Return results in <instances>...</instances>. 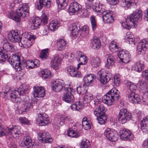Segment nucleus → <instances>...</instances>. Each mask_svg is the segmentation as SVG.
I'll return each instance as SVG.
<instances>
[{"instance_id":"nucleus-31","label":"nucleus","mask_w":148,"mask_h":148,"mask_svg":"<svg viewBox=\"0 0 148 148\" xmlns=\"http://www.w3.org/2000/svg\"><path fill=\"white\" fill-rule=\"evenodd\" d=\"M69 31H70L71 35L74 36L76 35L78 32L79 30L77 26L75 24L73 23L71 24L69 27Z\"/></svg>"},{"instance_id":"nucleus-45","label":"nucleus","mask_w":148,"mask_h":148,"mask_svg":"<svg viewBox=\"0 0 148 148\" xmlns=\"http://www.w3.org/2000/svg\"><path fill=\"white\" fill-rule=\"evenodd\" d=\"M3 47L4 49L8 51L13 52L14 51V48L13 45L8 42L4 43Z\"/></svg>"},{"instance_id":"nucleus-36","label":"nucleus","mask_w":148,"mask_h":148,"mask_svg":"<svg viewBox=\"0 0 148 148\" xmlns=\"http://www.w3.org/2000/svg\"><path fill=\"white\" fill-rule=\"evenodd\" d=\"M90 62L92 66L97 67L100 64L101 61L98 57H92L91 58Z\"/></svg>"},{"instance_id":"nucleus-1","label":"nucleus","mask_w":148,"mask_h":148,"mask_svg":"<svg viewBox=\"0 0 148 148\" xmlns=\"http://www.w3.org/2000/svg\"><path fill=\"white\" fill-rule=\"evenodd\" d=\"M25 90L21 88L17 89V90L9 89L7 91L6 90L5 92H0V96L4 97L5 95V94H9L11 100L17 103H18L19 101L22 112H27L29 111V109L33 108L34 105L31 103L27 101L24 97L19 98V96L23 95L25 93Z\"/></svg>"},{"instance_id":"nucleus-58","label":"nucleus","mask_w":148,"mask_h":148,"mask_svg":"<svg viewBox=\"0 0 148 148\" xmlns=\"http://www.w3.org/2000/svg\"><path fill=\"white\" fill-rule=\"evenodd\" d=\"M48 20V18L47 15L45 14H42L41 16V23L44 24L47 23Z\"/></svg>"},{"instance_id":"nucleus-29","label":"nucleus","mask_w":148,"mask_h":148,"mask_svg":"<svg viewBox=\"0 0 148 148\" xmlns=\"http://www.w3.org/2000/svg\"><path fill=\"white\" fill-rule=\"evenodd\" d=\"M68 0H56L58 7L60 10L64 9L68 5Z\"/></svg>"},{"instance_id":"nucleus-21","label":"nucleus","mask_w":148,"mask_h":148,"mask_svg":"<svg viewBox=\"0 0 148 148\" xmlns=\"http://www.w3.org/2000/svg\"><path fill=\"white\" fill-rule=\"evenodd\" d=\"M8 37L10 41L14 43L18 42L19 43L21 38L18 33L14 31L10 32Z\"/></svg>"},{"instance_id":"nucleus-32","label":"nucleus","mask_w":148,"mask_h":148,"mask_svg":"<svg viewBox=\"0 0 148 148\" xmlns=\"http://www.w3.org/2000/svg\"><path fill=\"white\" fill-rule=\"evenodd\" d=\"M96 78V76L90 74L85 76L83 80L85 83H95V79Z\"/></svg>"},{"instance_id":"nucleus-39","label":"nucleus","mask_w":148,"mask_h":148,"mask_svg":"<svg viewBox=\"0 0 148 148\" xmlns=\"http://www.w3.org/2000/svg\"><path fill=\"white\" fill-rule=\"evenodd\" d=\"M87 119L84 118L82 121V125L83 128L85 130L90 129L91 127V123L90 121H86Z\"/></svg>"},{"instance_id":"nucleus-20","label":"nucleus","mask_w":148,"mask_h":148,"mask_svg":"<svg viewBox=\"0 0 148 148\" xmlns=\"http://www.w3.org/2000/svg\"><path fill=\"white\" fill-rule=\"evenodd\" d=\"M76 59L78 62L79 61L80 63L78 64L77 68L78 69L79 67V65L85 64L88 61L87 57L84 56L83 53L81 51H79L77 52Z\"/></svg>"},{"instance_id":"nucleus-22","label":"nucleus","mask_w":148,"mask_h":148,"mask_svg":"<svg viewBox=\"0 0 148 148\" xmlns=\"http://www.w3.org/2000/svg\"><path fill=\"white\" fill-rule=\"evenodd\" d=\"M128 98L129 101L132 103H138L141 100L138 94L132 92L128 94Z\"/></svg>"},{"instance_id":"nucleus-3","label":"nucleus","mask_w":148,"mask_h":148,"mask_svg":"<svg viewBox=\"0 0 148 148\" xmlns=\"http://www.w3.org/2000/svg\"><path fill=\"white\" fill-rule=\"evenodd\" d=\"M119 92L115 88H113L110 90L106 95L103 96L102 101L108 106L113 104L114 101L119 99Z\"/></svg>"},{"instance_id":"nucleus-41","label":"nucleus","mask_w":148,"mask_h":148,"mask_svg":"<svg viewBox=\"0 0 148 148\" xmlns=\"http://www.w3.org/2000/svg\"><path fill=\"white\" fill-rule=\"evenodd\" d=\"M7 51L6 50L0 51V63L5 62L8 59V56L5 53Z\"/></svg>"},{"instance_id":"nucleus-9","label":"nucleus","mask_w":148,"mask_h":148,"mask_svg":"<svg viewBox=\"0 0 148 148\" xmlns=\"http://www.w3.org/2000/svg\"><path fill=\"white\" fill-rule=\"evenodd\" d=\"M104 135L109 140L115 142L118 138V135L115 131L111 130L109 128H107L104 133Z\"/></svg>"},{"instance_id":"nucleus-19","label":"nucleus","mask_w":148,"mask_h":148,"mask_svg":"<svg viewBox=\"0 0 148 148\" xmlns=\"http://www.w3.org/2000/svg\"><path fill=\"white\" fill-rule=\"evenodd\" d=\"M52 59L50 63V66L54 69L56 70L61 64V59L58 54H56L53 56Z\"/></svg>"},{"instance_id":"nucleus-17","label":"nucleus","mask_w":148,"mask_h":148,"mask_svg":"<svg viewBox=\"0 0 148 148\" xmlns=\"http://www.w3.org/2000/svg\"><path fill=\"white\" fill-rule=\"evenodd\" d=\"M142 17V14L141 11H139L138 12H134L130 15L129 17H128L127 21H131L134 23L135 25V22L138 21H141Z\"/></svg>"},{"instance_id":"nucleus-51","label":"nucleus","mask_w":148,"mask_h":148,"mask_svg":"<svg viewBox=\"0 0 148 148\" xmlns=\"http://www.w3.org/2000/svg\"><path fill=\"white\" fill-rule=\"evenodd\" d=\"M24 140L23 143L25 146H27L31 144H32V139L30 136H26L24 137Z\"/></svg>"},{"instance_id":"nucleus-44","label":"nucleus","mask_w":148,"mask_h":148,"mask_svg":"<svg viewBox=\"0 0 148 148\" xmlns=\"http://www.w3.org/2000/svg\"><path fill=\"white\" fill-rule=\"evenodd\" d=\"M27 63L23 62V60L20 62V63H18L17 65L15 67V69L17 71H20L24 69L25 67L27 69Z\"/></svg>"},{"instance_id":"nucleus-16","label":"nucleus","mask_w":148,"mask_h":148,"mask_svg":"<svg viewBox=\"0 0 148 148\" xmlns=\"http://www.w3.org/2000/svg\"><path fill=\"white\" fill-rule=\"evenodd\" d=\"M21 127L18 126H13L11 128L8 130V133L10 135H12L14 138L18 137L21 135Z\"/></svg>"},{"instance_id":"nucleus-59","label":"nucleus","mask_w":148,"mask_h":148,"mask_svg":"<svg viewBox=\"0 0 148 148\" xmlns=\"http://www.w3.org/2000/svg\"><path fill=\"white\" fill-rule=\"evenodd\" d=\"M8 140L10 142V143L8 145L9 148H16V144L14 143V140L11 137H10Z\"/></svg>"},{"instance_id":"nucleus-28","label":"nucleus","mask_w":148,"mask_h":148,"mask_svg":"<svg viewBox=\"0 0 148 148\" xmlns=\"http://www.w3.org/2000/svg\"><path fill=\"white\" fill-rule=\"evenodd\" d=\"M73 121L69 116H62L60 120H58L56 123V125H58L59 124L63 125L64 123H73Z\"/></svg>"},{"instance_id":"nucleus-24","label":"nucleus","mask_w":148,"mask_h":148,"mask_svg":"<svg viewBox=\"0 0 148 148\" xmlns=\"http://www.w3.org/2000/svg\"><path fill=\"white\" fill-rule=\"evenodd\" d=\"M82 8V6L79 3L76 2H73L70 4L69 8V12L74 13H77Z\"/></svg>"},{"instance_id":"nucleus-47","label":"nucleus","mask_w":148,"mask_h":148,"mask_svg":"<svg viewBox=\"0 0 148 148\" xmlns=\"http://www.w3.org/2000/svg\"><path fill=\"white\" fill-rule=\"evenodd\" d=\"M60 25V23L57 21H55L49 25V27L51 30H54Z\"/></svg>"},{"instance_id":"nucleus-26","label":"nucleus","mask_w":148,"mask_h":148,"mask_svg":"<svg viewBox=\"0 0 148 148\" xmlns=\"http://www.w3.org/2000/svg\"><path fill=\"white\" fill-rule=\"evenodd\" d=\"M125 41L127 43L131 44L132 45H134L135 42L134 36L130 32H128L125 37Z\"/></svg>"},{"instance_id":"nucleus-55","label":"nucleus","mask_w":148,"mask_h":148,"mask_svg":"<svg viewBox=\"0 0 148 148\" xmlns=\"http://www.w3.org/2000/svg\"><path fill=\"white\" fill-rule=\"evenodd\" d=\"M90 18L92 29L94 31L96 29L97 27L95 18L93 16H92Z\"/></svg>"},{"instance_id":"nucleus-48","label":"nucleus","mask_w":148,"mask_h":148,"mask_svg":"<svg viewBox=\"0 0 148 148\" xmlns=\"http://www.w3.org/2000/svg\"><path fill=\"white\" fill-rule=\"evenodd\" d=\"M90 146L89 141L86 139H83L80 144V148H89Z\"/></svg>"},{"instance_id":"nucleus-33","label":"nucleus","mask_w":148,"mask_h":148,"mask_svg":"<svg viewBox=\"0 0 148 148\" xmlns=\"http://www.w3.org/2000/svg\"><path fill=\"white\" fill-rule=\"evenodd\" d=\"M116 61L115 58L113 56L110 54L108 55L107 60V67L108 68L109 66H113L114 64Z\"/></svg>"},{"instance_id":"nucleus-40","label":"nucleus","mask_w":148,"mask_h":148,"mask_svg":"<svg viewBox=\"0 0 148 148\" xmlns=\"http://www.w3.org/2000/svg\"><path fill=\"white\" fill-rule=\"evenodd\" d=\"M32 22V24L31 26V27L33 29H36L41 23V20L38 18H34Z\"/></svg>"},{"instance_id":"nucleus-12","label":"nucleus","mask_w":148,"mask_h":148,"mask_svg":"<svg viewBox=\"0 0 148 148\" xmlns=\"http://www.w3.org/2000/svg\"><path fill=\"white\" fill-rule=\"evenodd\" d=\"M113 12L110 10H105L102 14L104 22L106 23H110L112 22L114 19L113 16Z\"/></svg>"},{"instance_id":"nucleus-37","label":"nucleus","mask_w":148,"mask_h":148,"mask_svg":"<svg viewBox=\"0 0 148 148\" xmlns=\"http://www.w3.org/2000/svg\"><path fill=\"white\" fill-rule=\"evenodd\" d=\"M128 18L125 20V21L121 23L122 26L124 28L128 29H130L132 26H135L134 23L132 22L131 21H127Z\"/></svg>"},{"instance_id":"nucleus-42","label":"nucleus","mask_w":148,"mask_h":148,"mask_svg":"<svg viewBox=\"0 0 148 148\" xmlns=\"http://www.w3.org/2000/svg\"><path fill=\"white\" fill-rule=\"evenodd\" d=\"M57 45L58 50L61 51L65 47L66 43V41L63 39H59L57 42Z\"/></svg>"},{"instance_id":"nucleus-27","label":"nucleus","mask_w":148,"mask_h":148,"mask_svg":"<svg viewBox=\"0 0 148 148\" xmlns=\"http://www.w3.org/2000/svg\"><path fill=\"white\" fill-rule=\"evenodd\" d=\"M141 130L143 132L148 133V116L144 118L140 124Z\"/></svg>"},{"instance_id":"nucleus-50","label":"nucleus","mask_w":148,"mask_h":148,"mask_svg":"<svg viewBox=\"0 0 148 148\" xmlns=\"http://www.w3.org/2000/svg\"><path fill=\"white\" fill-rule=\"evenodd\" d=\"M62 84H53L52 90L55 92H60L63 88Z\"/></svg>"},{"instance_id":"nucleus-11","label":"nucleus","mask_w":148,"mask_h":148,"mask_svg":"<svg viewBox=\"0 0 148 148\" xmlns=\"http://www.w3.org/2000/svg\"><path fill=\"white\" fill-rule=\"evenodd\" d=\"M117 55L122 62L128 63L130 62L131 56L128 52H125L123 50L120 51L117 53Z\"/></svg>"},{"instance_id":"nucleus-46","label":"nucleus","mask_w":148,"mask_h":148,"mask_svg":"<svg viewBox=\"0 0 148 148\" xmlns=\"http://www.w3.org/2000/svg\"><path fill=\"white\" fill-rule=\"evenodd\" d=\"M41 74L43 79H46L50 77L51 72L50 70L45 69L41 71Z\"/></svg>"},{"instance_id":"nucleus-23","label":"nucleus","mask_w":148,"mask_h":148,"mask_svg":"<svg viewBox=\"0 0 148 148\" xmlns=\"http://www.w3.org/2000/svg\"><path fill=\"white\" fill-rule=\"evenodd\" d=\"M52 0H39V4L36 6V8L38 10L42 9L44 6L46 8H49L51 7Z\"/></svg>"},{"instance_id":"nucleus-13","label":"nucleus","mask_w":148,"mask_h":148,"mask_svg":"<svg viewBox=\"0 0 148 148\" xmlns=\"http://www.w3.org/2000/svg\"><path fill=\"white\" fill-rule=\"evenodd\" d=\"M38 138L43 143H51L53 142L52 139L51 137L49 134L47 132H40L38 135Z\"/></svg>"},{"instance_id":"nucleus-54","label":"nucleus","mask_w":148,"mask_h":148,"mask_svg":"<svg viewBox=\"0 0 148 148\" xmlns=\"http://www.w3.org/2000/svg\"><path fill=\"white\" fill-rule=\"evenodd\" d=\"M94 11L97 13V14L98 15L102 14L103 11L102 9V8L101 6L98 5V6H96L95 8H93Z\"/></svg>"},{"instance_id":"nucleus-38","label":"nucleus","mask_w":148,"mask_h":148,"mask_svg":"<svg viewBox=\"0 0 148 148\" xmlns=\"http://www.w3.org/2000/svg\"><path fill=\"white\" fill-rule=\"evenodd\" d=\"M109 47L110 50L113 52L117 51L118 52L120 51L118 46L114 41H113L110 43Z\"/></svg>"},{"instance_id":"nucleus-56","label":"nucleus","mask_w":148,"mask_h":148,"mask_svg":"<svg viewBox=\"0 0 148 148\" xmlns=\"http://www.w3.org/2000/svg\"><path fill=\"white\" fill-rule=\"evenodd\" d=\"M48 51L47 49L42 50L41 52L40 56V58L42 59H44L47 58L48 56Z\"/></svg>"},{"instance_id":"nucleus-57","label":"nucleus","mask_w":148,"mask_h":148,"mask_svg":"<svg viewBox=\"0 0 148 148\" xmlns=\"http://www.w3.org/2000/svg\"><path fill=\"white\" fill-rule=\"evenodd\" d=\"M27 69H32L34 68V66L33 61L28 60L26 62Z\"/></svg>"},{"instance_id":"nucleus-5","label":"nucleus","mask_w":148,"mask_h":148,"mask_svg":"<svg viewBox=\"0 0 148 148\" xmlns=\"http://www.w3.org/2000/svg\"><path fill=\"white\" fill-rule=\"evenodd\" d=\"M68 84H66L64 86V89L65 92L62 97V99L68 103H71L74 101V98L72 94V89L68 87Z\"/></svg>"},{"instance_id":"nucleus-64","label":"nucleus","mask_w":148,"mask_h":148,"mask_svg":"<svg viewBox=\"0 0 148 148\" xmlns=\"http://www.w3.org/2000/svg\"><path fill=\"white\" fill-rule=\"evenodd\" d=\"M12 56L13 57V59L15 60V62L20 63V62L21 61V58L17 55H13Z\"/></svg>"},{"instance_id":"nucleus-7","label":"nucleus","mask_w":148,"mask_h":148,"mask_svg":"<svg viewBox=\"0 0 148 148\" xmlns=\"http://www.w3.org/2000/svg\"><path fill=\"white\" fill-rule=\"evenodd\" d=\"M119 133L120 138L122 140L130 141L133 139V134L128 129H123L120 131Z\"/></svg>"},{"instance_id":"nucleus-52","label":"nucleus","mask_w":148,"mask_h":148,"mask_svg":"<svg viewBox=\"0 0 148 148\" xmlns=\"http://www.w3.org/2000/svg\"><path fill=\"white\" fill-rule=\"evenodd\" d=\"M93 98L91 94H88L86 95L84 97V103H89L92 101Z\"/></svg>"},{"instance_id":"nucleus-18","label":"nucleus","mask_w":148,"mask_h":148,"mask_svg":"<svg viewBox=\"0 0 148 148\" xmlns=\"http://www.w3.org/2000/svg\"><path fill=\"white\" fill-rule=\"evenodd\" d=\"M34 97L40 98L43 97L45 95V90L42 87L34 86Z\"/></svg>"},{"instance_id":"nucleus-62","label":"nucleus","mask_w":148,"mask_h":148,"mask_svg":"<svg viewBox=\"0 0 148 148\" xmlns=\"http://www.w3.org/2000/svg\"><path fill=\"white\" fill-rule=\"evenodd\" d=\"M71 75L72 77H80L81 76L80 72L77 71L75 69L73 73H71Z\"/></svg>"},{"instance_id":"nucleus-6","label":"nucleus","mask_w":148,"mask_h":148,"mask_svg":"<svg viewBox=\"0 0 148 148\" xmlns=\"http://www.w3.org/2000/svg\"><path fill=\"white\" fill-rule=\"evenodd\" d=\"M131 117L130 113L126 109L121 110L119 113L118 119L119 122L122 124L125 123Z\"/></svg>"},{"instance_id":"nucleus-60","label":"nucleus","mask_w":148,"mask_h":148,"mask_svg":"<svg viewBox=\"0 0 148 148\" xmlns=\"http://www.w3.org/2000/svg\"><path fill=\"white\" fill-rule=\"evenodd\" d=\"M6 132V130L2 127V124L0 123V137L5 135Z\"/></svg>"},{"instance_id":"nucleus-34","label":"nucleus","mask_w":148,"mask_h":148,"mask_svg":"<svg viewBox=\"0 0 148 148\" xmlns=\"http://www.w3.org/2000/svg\"><path fill=\"white\" fill-rule=\"evenodd\" d=\"M84 105L82 102L80 101L76 102L75 104H72L71 106V108L74 110H79L82 109L84 107Z\"/></svg>"},{"instance_id":"nucleus-53","label":"nucleus","mask_w":148,"mask_h":148,"mask_svg":"<svg viewBox=\"0 0 148 148\" xmlns=\"http://www.w3.org/2000/svg\"><path fill=\"white\" fill-rule=\"evenodd\" d=\"M88 86L86 84H81V85L77 88V90H78L79 89L81 90V91H83L86 92L88 89Z\"/></svg>"},{"instance_id":"nucleus-35","label":"nucleus","mask_w":148,"mask_h":148,"mask_svg":"<svg viewBox=\"0 0 148 148\" xmlns=\"http://www.w3.org/2000/svg\"><path fill=\"white\" fill-rule=\"evenodd\" d=\"M143 64L139 61L135 64L132 67V70L140 72L143 69Z\"/></svg>"},{"instance_id":"nucleus-4","label":"nucleus","mask_w":148,"mask_h":148,"mask_svg":"<svg viewBox=\"0 0 148 148\" xmlns=\"http://www.w3.org/2000/svg\"><path fill=\"white\" fill-rule=\"evenodd\" d=\"M105 110V107L101 104L97 107L94 112V114L97 117L96 119L98 123L101 125L104 124L107 121Z\"/></svg>"},{"instance_id":"nucleus-43","label":"nucleus","mask_w":148,"mask_h":148,"mask_svg":"<svg viewBox=\"0 0 148 148\" xmlns=\"http://www.w3.org/2000/svg\"><path fill=\"white\" fill-rule=\"evenodd\" d=\"M67 135L72 138H77L80 136L79 132L74 131L72 129H69L67 131Z\"/></svg>"},{"instance_id":"nucleus-8","label":"nucleus","mask_w":148,"mask_h":148,"mask_svg":"<svg viewBox=\"0 0 148 148\" xmlns=\"http://www.w3.org/2000/svg\"><path fill=\"white\" fill-rule=\"evenodd\" d=\"M35 37L30 36L29 39L25 38H21V40L18 43L19 45L21 47L25 48H29L30 47L33 43V42Z\"/></svg>"},{"instance_id":"nucleus-49","label":"nucleus","mask_w":148,"mask_h":148,"mask_svg":"<svg viewBox=\"0 0 148 148\" xmlns=\"http://www.w3.org/2000/svg\"><path fill=\"white\" fill-rule=\"evenodd\" d=\"M142 76L143 78L141 83H148V70H145L143 71L142 73Z\"/></svg>"},{"instance_id":"nucleus-14","label":"nucleus","mask_w":148,"mask_h":148,"mask_svg":"<svg viewBox=\"0 0 148 148\" xmlns=\"http://www.w3.org/2000/svg\"><path fill=\"white\" fill-rule=\"evenodd\" d=\"M107 74H108L103 69L101 70L98 72L97 79L101 83H107L110 80V78Z\"/></svg>"},{"instance_id":"nucleus-15","label":"nucleus","mask_w":148,"mask_h":148,"mask_svg":"<svg viewBox=\"0 0 148 148\" xmlns=\"http://www.w3.org/2000/svg\"><path fill=\"white\" fill-rule=\"evenodd\" d=\"M148 49V42L143 39L139 42L137 47V51L139 54H143L144 51Z\"/></svg>"},{"instance_id":"nucleus-10","label":"nucleus","mask_w":148,"mask_h":148,"mask_svg":"<svg viewBox=\"0 0 148 148\" xmlns=\"http://www.w3.org/2000/svg\"><path fill=\"white\" fill-rule=\"evenodd\" d=\"M36 120L39 124L41 126H45L51 122L50 118L45 114H38Z\"/></svg>"},{"instance_id":"nucleus-63","label":"nucleus","mask_w":148,"mask_h":148,"mask_svg":"<svg viewBox=\"0 0 148 148\" xmlns=\"http://www.w3.org/2000/svg\"><path fill=\"white\" fill-rule=\"evenodd\" d=\"M13 57L12 56H10L9 58L8 61L9 63L11 65H13V66L15 68V66L17 65V64H18L17 63L15 62V60L13 59Z\"/></svg>"},{"instance_id":"nucleus-30","label":"nucleus","mask_w":148,"mask_h":148,"mask_svg":"<svg viewBox=\"0 0 148 148\" xmlns=\"http://www.w3.org/2000/svg\"><path fill=\"white\" fill-rule=\"evenodd\" d=\"M91 44L92 48L96 50L101 47V41L98 38H94L92 41Z\"/></svg>"},{"instance_id":"nucleus-25","label":"nucleus","mask_w":148,"mask_h":148,"mask_svg":"<svg viewBox=\"0 0 148 148\" xmlns=\"http://www.w3.org/2000/svg\"><path fill=\"white\" fill-rule=\"evenodd\" d=\"M135 0H123L121 6L125 10L130 8L131 6L136 5Z\"/></svg>"},{"instance_id":"nucleus-61","label":"nucleus","mask_w":148,"mask_h":148,"mask_svg":"<svg viewBox=\"0 0 148 148\" xmlns=\"http://www.w3.org/2000/svg\"><path fill=\"white\" fill-rule=\"evenodd\" d=\"M140 88L141 90L146 92L148 90V84H140Z\"/></svg>"},{"instance_id":"nucleus-2","label":"nucleus","mask_w":148,"mask_h":148,"mask_svg":"<svg viewBox=\"0 0 148 148\" xmlns=\"http://www.w3.org/2000/svg\"><path fill=\"white\" fill-rule=\"evenodd\" d=\"M29 15V8L27 4H24L17 10L16 12L11 11L8 15L9 18H11L16 22H19L21 17H27Z\"/></svg>"}]
</instances>
